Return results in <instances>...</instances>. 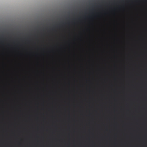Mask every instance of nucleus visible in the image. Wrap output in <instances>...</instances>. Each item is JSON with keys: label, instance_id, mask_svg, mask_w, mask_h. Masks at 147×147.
<instances>
[{"label": "nucleus", "instance_id": "obj_1", "mask_svg": "<svg viewBox=\"0 0 147 147\" xmlns=\"http://www.w3.org/2000/svg\"><path fill=\"white\" fill-rule=\"evenodd\" d=\"M117 65H119V0H117Z\"/></svg>", "mask_w": 147, "mask_h": 147}, {"label": "nucleus", "instance_id": "obj_2", "mask_svg": "<svg viewBox=\"0 0 147 147\" xmlns=\"http://www.w3.org/2000/svg\"><path fill=\"white\" fill-rule=\"evenodd\" d=\"M109 4L110 6V9H112V7L114 4V1L113 0H111L109 1Z\"/></svg>", "mask_w": 147, "mask_h": 147}]
</instances>
